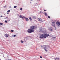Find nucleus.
<instances>
[{
	"instance_id": "obj_20",
	"label": "nucleus",
	"mask_w": 60,
	"mask_h": 60,
	"mask_svg": "<svg viewBox=\"0 0 60 60\" xmlns=\"http://www.w3.org/2000/svg\"><path fill=\"white\" fill-rule=\"evenodd\" d=\"M50 21H51L52 22V24H53V22L52 21L53 20H52V19H51Z\"/></svg>"
},
{
	"instance_id": "obj_14",
	"label": "nucleus",
	"mask_w": 60,
	"mask_h": 60,
	"mask_svg": "<svg viewBox=\"0 0 60 60\" xmlns=\"http://www.w3.org/2000/svg\"><path fill=\"white\" fill-rule=\"evenodd\" d=\"M44 45H41V47L42 48H44Z\"/></svg>"
},
{
	"instance_id": "obj_25",
	"label": "nucleus",
	"mask_w": 60,
	"mask_h": 60,
	"mask_svg": "<svg viewBox=\"0 0 60 60\" xmlns=\"http://www.w3.org/2000/svg\"><path fill=\"white\" fill-rule=\"evenodd\" d=\"M33 19H36V17L35 16H34L33 17Z\"/></svg>"
},
{
	"instance_id": "obj_18",
	"label": "nucleus",
	"mask_w": 60,
	"mask_h": 60,
	"mask_svg": "<svg viewBox=\"0 0 60 60\" xmlns=\"http://www.w3.org/2000/svg\"><path fill=\"white\" fill-rule=\"evenodd\" d=\"M44 14L46 16H47V13L45 12L44 13Z\"/></svg>"
},
{
	"instance_id": "obj_34",
	"label": "nucleus",
	"mask_w": 60,
	"mask_h": 60,
	"mask_svg": "<svg viewBox=\"0 0 60 60\" xmlns=\"http://www.w3.org/2000/svg\"><path fill=\"white\" fill-rule=\"evenodd\" d=\"M0 17H2L3 16L1 15V16H0Z\"/></svg>"
},
{
	"instance_id": "obj_4",
	"label": "nucleus",
	"mask_w": 60,
	"mask_h": 60,
	"mask_svg": "<svg viewBox=\"0 0 60 60\" xmlns=\"http://www.w3.org/2000/svg\"><path fill=\"white\" fill-rule=\"evenodd\" d=\"M56 24L57 26H60V22L59 21H57L56 22Z\"/></svg>"
},
{
	"instance_id": "obj_24",
	"label": "nucleus",
	"mask_w": 60,
	"mask_h": 60,
	"mask_svg": "<svg viewBox=\"0 0 60 60\" xmlns=\"http://www.w3.org/2000/svg\"><path fill=\"white\" fill-rule=\"evenodd\" d=\"M20 10H21V11H22V8H20Z\"/></svg>"
},
{
	"instance_id": "obj_16",
	"label": "nucleus",
	"mask_w": 60,
	"mask_h": 60,
	"mask_svg": "<svg viewBox=\"0 0 60 60\" xmlns=\"http://www.w3.org/2000/svg\"><path fill=\"white\" fill-rule=\"evenodd\" d=\"M16 7L17 6H14V8H16Z\"/></svg>"
},
{
	"instance_id": "obj_35",
	"label": "nucleus",
	"mask_w": 60,
	"mask_h": 60,
	"mask_svg": "<svg viewBox=\"0 0 60 60\" xmlns=\"http://www.w3.org/2000/svg\"><path fill=\"white\" fill-rule=\"evenodd\" d=\"M10 8H11V6H10L9 7Z\"/></svg>"
},
{
	"instance_id": "obj_30",
	"label": "nucleus",
	"mask_w": 60,
	"mask_h": 60,
	"mask_svg": "<svg viewBox=\"0 0 60 60\" xmlns=\"http://www.w3.org/2000/svg\"><path fill=\"white\" fill-rule=\"evenodd\" d=\"M8 16L6 17V18L7 19H8Z\"/></svg>"
},
{
	"instance_id": "obj_1",
	"label": "nucleus",
	"mask_w": 60,
	"mask_h": 60,
	"mask_svg": "<svg viewBox=\"0 0 60 60\" xmlns=\"http://www.w3.org/2000/svg\"><path fill=\"white\" fill-rule=\"evenodd\" d=\"M35 28V26H31L30 27V28L28 30V32L29 33H33L34 32V30H33V29H34V28Z\"/></svg>"
},
{
	"instance_id": "obj_15",
	"label": "nucleus",
	"mask_w": 60,
	"mask_h": 60,
	"mask_svg": "<svg viewBox=\"0 0 60 60\" xmlns=\"http://www.w3.org/2000/svg\"><path fill=\"white\" fill-rule=\"evenodd\" d=\"M29 19H30V21H31V20H32V18H31V17H30L29 18Z\"/></svg>"
},
{
	"instance_id": "obj_12",
	"label": "nucleus",
	"mask_w": 60,
	"mask_h": 60,
	"mask_svg": "<svg viewBox=\"0 0 60 60\" xmlns=\"http://www.w3.org/2000/svg\"><path fill=\"white\" fill-rule=\"evenodd\" d=\"M56 37H53V40H55V41L56 40Z\"/></svg>"
},
{
	"instance_id": "obj_39",
	"label": "nucleus",
	"mask_w": 60,
	"mask_h": 60,
	"mask_svg": "<svg viewBox=\"0 0 60 60\" xmlns=\"http://www.w3.org/2000/svg\"><path fill=\"white\" fill-rule=\"evenodd\" d=\"M38 36H37V37H38Z\"/></svg>"
},
{
	"instance_id": "obj_10",
	"label": "nucleus",
	"mask_w": 60,
	"mask_h": 60,
	"mask_svg": "<svg viewBox=\"0 0 60 60\" xmlns=\"http://www.w3.org/2000/svg\"><path fill=\"white\" fill-rule=\"evenodd\" d=\"M38 21H41V22L42 21V19L41 18H38Z\"/></svg>"
},
{
	"instance_id": "obj_17",
	"label": "nucleus",
	"mask_w": 60,
	"mask_h": 60,
	"mask_svg": "<svg viewBox=\"0 0 60 60\" xmlns=\"http://www.w3.org/2000/svg\"><path fill=\"white\" fill-rule=\"evenodd\" d=\"M21 43H23V42H24V41H23V40H21Z\"/></svg>"
},
{
	"instance_id": "obj_13",
	"label": "nucleus",
	"mask_w": 60,
	"mask_h": 60,
	"mask_svg": "<svg viewBox=\"0 0 60 60\" xmlns=\"http://www.w3.org/2000/svg\"><path fill=\"white\" fill-rule=\"evenodd\" d=\"M5 36L6 37H8V36H9V35L7 34H6L5 35Z\"/></svg>"
},
{
	"instance_id": "obj_37",
	"label": "nucleus",
	"mask_w": 60,
	"mask_h": 60,
	"mask_svg": "<svg viewBox=\"0 0 60 60\" xmlns=\"http://www.w3.org/2000/svg\"><path fill=\"white\" fill-rule=\"evenodd\" d=\"M9 60H11V59H10Z\"/></svg>"
},
{
	"instance_id": "obj_9",
	"label": "nucleus",
	"mask_w": 60,
	"mask_h": 60,
	"mask_svg": "<svg viewBox=\"0 0 60 60\" xmlns=\"http://www.w3.org/2000/svg\"><path fill=\"white\" fill-rule=\"evenodd\" d=\"M49 30L50 31H52V27H50L48 28Z\"/></svg>"
},
{
	"instance_id": "obj_38",
	"label": "nucleus",
	"mask_w": 60,
	"mask_h": 60,
	"mask_svg": "<svg viewBox=\"0 0 60 60\" xmlns=\"http://www.w3.org/2000/svg\"><path fill=\"white\" fill-rule=\"evenodd\" d=\"M33 1V0H31V1Z\"/></svg>"
},
{
	"instance_id": "obj_27",
	"label": "nucleus",
	"mask_w": 60,
	"mask_h": 60,
	"mask_svg": "<svg viewBox=\"0 0 60 60\" xmlns=\"http://www.w3.org/2000/svg\"><path fill=\"white\" fill-rule=\"evenodd\" d=\"M11 31L12 32H14V30H11Z\"/></svg>"
},
{
	"instance_id": "obj_2",
	"label": "nucleus",
	"mask_w": 60,
	"mask_h": 60,
	"mask_svg": "<svg viewBox=\"0 0 60 60\" xmlns=\"http://www.w3.org/2000/svg\"><path fill=\"white\" fill-rule=\"evenodd\" d=\"M48 36H51L49 34H42L40 36V38L41 39L44 38L45 39L46 38V37H48Z\"/></svg>"
},
{
	"instance_id": "obj_28",
	"label": "nucleus",
	"mask_w": 60,
	"mask_h": 60,
	"mask_svg": "<svg viewBox=\"0 0 60 60\" xmlns=\"http://www.w3.org/2000/svg\"><path fill=\"white\" fill-rule=\"evenodd\" d=\"M15 36H16V35H14L13 36L14 37H15Z\"/></svg>"
},
{
	"instance_id": "obj_41",
	"label": "nucleus",
	"mask_w": 60,
	"mask_h": 60,
	"mask_svg": "<svg viewBox=\"0 0 60 60\" xmlns=\"http://www.w3.org/2000/svg\"><path fill=\"white\" fill-rule=\"evenodd\" d=\"M30 3H31V2H30Z\"/></svg>"
},
{
	"instance_id": "obj_6",
	"label": "nucleus",
	"mask_w": 60,
	"mask_h": 60,
	"mask_svg": "<svg viewBox=\"0 0 60 60\" xmlns=\"http://www.w3.org/2000/svg\"><path fill=\"white\" fill-rule=\"evenodd\" d=\"M23 19H25L27 22L28 21V20H29V19H28V18H26L24 16H23Z\"/></svg>"
},
{
	"instance_id": "obj_5",
	"label": "nucleus",
	"mask_w": 60,
	"mask_h": 60,
	"mask_svg": "<svg viewBox=\"0 0 60 60\" xmlns=\"http://www.w3.org/2000/svg\"><path fill=\"white\" fill-rule=\"evenodd\" d=\"M17 16H18L20 18H21V19H23V17H22L21 15H19V14H17Z\"/></svg>"
},
{
	"instance_id": "obj_3",
	"label": "nucleus",
	"mask_w": 60,
	"mask_h": 60,
	"mask_svg": "<svg viewBox=\"0 0 60 60\" xmlns=\"http://www.w3.org/2000/svg\"><path fill=\"white\" fill-rule=\"evenodd\" d=\"M53 28L54 29L56 30V28L55 27V22H53Z\"/></svg>"
},
{
	"instance_id": "obj_33",
	"label": "nucleus",
	"mask_w": 60,
	"mask_h": 60,
	"mask_svg": "<svg viewBox=\"0 0 60 60\" xmlns=\"http://www.w3.org/2000/svg\"><path fill=\"white\" fill-rule=\"evenodd\" d=\"M41 12H42L41 11H40V13H41Z\"/></svg>"
},
{
	"instance_id": "obj_36",
	"label": "nucleus",
	"mask_w": 60,
	"mask_h": 60,
	"mask_svg": "<svg viewBox=\"0 0 60 60\" xmlns=\"http://www.w3.org/2000/svg\"><path fill=\"white\" fill-rule=\"evenodd\" d=\"M7 14H9V13H7Z\"/></svg>"
},
{
	"instance_id": "obj_26",
	"label": "nucleus",
	"mask_w": 60,
	"mask_h": 60,
	"mask_svg": "<svg viewBox=\"0 0 60 60\" xmlns=\"http://www.w3.org/2000/svg\"><path fill=\"white\" fill-rule=\"evenodd\" d=\"M5 22H6V23H7V22H8V21H7L5 20Z\"/></svg>"
},
{
	"instance_id": "obj_19",
	"label": "nucleus",
	"mask_w": 60,
	"mask_h": 60,
	"mask_svg": "<svg viewBox=\"0 0 60 60\" xmlns=\"http://www.w3.org/2000/svg\"><path fill=\"white\" fill-rule=\"evenodd\" d=\"M0 25H3V23L2 22H0Z\"/></svg>"
},
{
	"instance_id": "obj_23",
	"label": "nucleus",
	"mask_w": 60,
	"mask_h": 60,
	"mask_svg": "<svg viewBox=\"0 0 60 60\" xmlns=\"http://www.w3.org/2000/svg\"><path fill=\"white\" fill-rule=\"evenodd\" d=\"M10 10H9L8 11V12H10Z\"/></svg>"
},
{
	"instance_id": "obj_40",
	"label": "nucleus",
	"mask_w": 60,
	"mask_h": 60,
	"mask_svg": "<svg viewBox=\"0 0 60 60\" xmlns=\"http://www.w3.org/2000/svg\"><path fill=\"white\" fill-rule=\"evenodd\" d=\"M4 3L5 2H4Z\"/></svg>"
},
{
	"instance_id": "obj_7",
	"label": "nucleus",
	"mask_w": 60,
	"mask_h": 60,
	"mask_svg": "<svg viewBox=\"0 0 60 60\" xmlns=\"http://www.w3.org/2000/svg\"><path fill=\"white\" fill-rule=\"evenodd\" d=\"M44 50L45 51H46V52H47V50L46 49V45H44Z\"/></svg>"
},
{
	"instance_id": "obj_8",
	"label": "nucleus",
	"mask_w": 60,
	"mask_h": 60,
	"mask_svg": "<svg viewBox=\"0 0 60 60\" xmlns=\"http://www.w3.org/2000/svg\"><path fill=\"white\" fill-rule=\"evenodd\" d=\"M39 32H42V28H40L39 30Z\"/></svg>"
},
{
	"instance_id": "obj_32",
	"label": "nucleus",
	"mask_w": 60,
	"mask_h": 60,
	"mask_svg": "<svg viewBox=\"0 0 60 60\" xmlns=\"http://www.w3.org/2000/svg\"><path fill=\"white\" fill-rule=\"evenodd\" d=\"M44 11H47V10H44Z\"/></svg>"
},
{
	"instance_id": "obj_31",
	"label": "nucleus",
	"mask_w": 60,
	"mask_h": 60,
	"mask_svg": "<svg viewBox=\"0 0 60 60\" xmlns=\"http://www.w3.org/2000/svg\"><path fill=\"white\" fill-rule=\"evenodd\" d=\"M42 58V56H40V58Z\"/></svg>"
},
{
	"instance_id": "obj_29",
	"label": "nucleus",
	"mask_w": 60,
	"mask_h": 60,
	"mask_svg": "<svg viewBox=\"0 0 60 60\" xmlns=\"http://www.w3.org/2000/svg\"><path fill=\"white\" fill-rule=\"evenodd\" d=\"M6 7V5H5V6L3 7H4V8H5V7Z\"/></svg>"
},
{
	"instance_id": "obj_22",
	"label": "nucleus",
	"mask_w": 60,
	"mask_h": 60,
	"mask_svg": "<svg viewBox=\"0 0 60 60\" xmlns=\"http://www.w3.org/2000/svg\"><path fill=\"white\" fill-rule=\"evenodd\" d=\"M26 40H28V38H26Z\"/></svg>"
},
{
	"instance_id": "obj_21",
	"label": "nucleus",
	"mask_w": 60,
	"mask_h": 60,
	"mask_svg": "<svg viewBox=\"0 0 60 60\" xmlns=\"http://www.w3.org/2000/svg\"><path fill=\"white\" fill-rule=\"evenodd\" d=\"M48 17L49 19H50V17L49 16H48Z\"/></svg>"
},
{
	"instance_id": "obj_11",
	"label": "nucleus",
	"mask_w": 60,
	"mask_h": 60,
	"mask_svg": "<svg viewBox=\"0 0 60 60\" xmlns=\"http://www.w3.org/2000/svg\"><path fill=\"white\" fill-rule=\"evenodd\" d=\"M54 58L56 60H60L59 58Z\"/></svg>"
}]
</instances>
